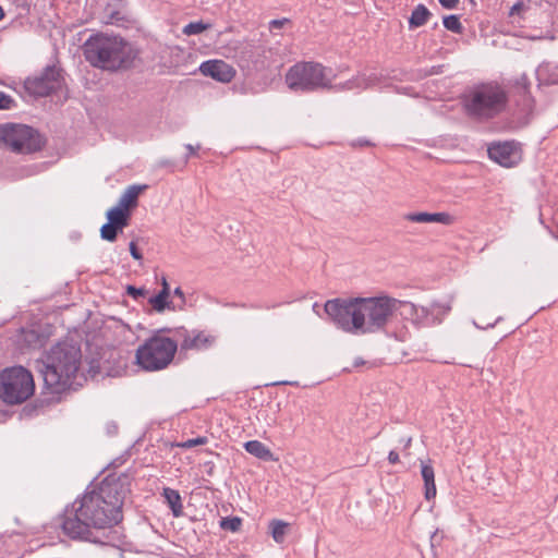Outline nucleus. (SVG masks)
Returning <instances> with one entry per match:
<instances>
[{"instance_id":"obj_39","label":"nucleus","mask_w":558,"mask_h":558,"mask_svg":"<svg viewBox=\"0 0 558 558\" xmlns=\"http://www.w3.org/2000/svg\"><path fill=\"white\" fill-rule=\"evenodd\" d=\"M186 149L190 151V155H194L196 149H199V145H197L196 147H194L193 145H186Z\"/></svg>"},{"instance_id":"obj_34","label":"nucleus","mask_w":558,"mask_h":558,"mask_svg":"<svg viewBox=\"0 0 558 558\" xmlns=\"http://www.w3.org/2000/svg\"><path fill=\"white\" fill-rule=\"evenodd\" d=\"M524 8V4L522 2H518L515 3L511 10H510V15H514L517 13H520Z\"/></svg>"},{"instance_id":"obj_1","label":"nucleus","mask_w":558,"mask_h":558,"mask_svg":"<svg viewBox=\"0 0 558 558\" xmlns=\"http://www.w3.org/2000/svg\"><path fill=\"white\" fill-rule=\"evenodd\" d=\"M126 495L120 478H106L75 500L66 511L63 532L72 537L92 541L90 527L106 529L121 520V507Z\"/></svg>"},{"instance_id":"obj_7","label":"nucleus","mask_w":558,"mask_h":558,"mask_svg":"<svg viewBox=\"0 0 558 558\" xmlns=\"http://www.w3.org/2000/svg\"><path fill=\"white\" fill-rule=\"evenodd\" d=\"M35 390L33 375L22 366L7 368L0 373V398L8 404L27 400Z\"/></svg>"},{"instance_id":"obj_36","label":"nucleus","mask_w":558,"mask_h":558,"mask_svg":"<svg viewBox=\"0 0 558 558\" xmlns=\"http://www.w3.org/2000/svg\"><path fill=\"white\" fill-rule=\"evenodd\" d=\"M107 433L109 435H114L117 433V425L113 422L107 423L106 425Z\"/></svg>"},{"instance_id":"obj_5","label":"nucleus","mask_w":558,"mask_h":558,"mask_svg":"<svg viewBox=\"0 0 558 558\" xmlns=\"http://www.w3.org/2000/svg\"><path fill=\"white\" fill-rule=\"evenodd\" d=\"M507 93L497 83L475 86L464 99L469 116L487 120L500 113L507 105Z\"/></svg>"},{"instance_id":"obj_21","label":"nucleus","mask_w":558,"mask_h":558,"mask_svg":"<svg viewBox=\"0 0 558 558\" xmlns=\"http://www.w3.org/2000/svg\"><path fill=\"white\" fill-rule=\"evenodd\" d=\"M429 16H430V12L428 11V9L423 4H418L413 10V12L409 19L410 27L416 28V27L423 26L427 22Z\"/></svg>"},{"instance_id":"obj_20","label":"nucleus","mask_w":558,"mask_h":558,"mask_svg":"<svg viewBox=\"0 0 558 558\" xmlns=\"http://www.w3.org/2000/svg\"><path fill=\"white\" fill-rule=\"evenodd\" d=\"M162 495L166 499V502L170 507L173 515L175 518L182 515L183 506H182L180 494L172 488H165Z\"/></svg>"},{"instance_id":"obj_37","label":"nucleus","mask_w":558,"mask_h":558,"mask_svg":"<svg viewBox=\"0 0 558 558\" xmlns=\"http://www.w3.org/2000/svg\"><path fill=\"white\" fill-rule=\"evenodd\" d=\"M128 292H129V294L133 295L134 299H137L140 296V289L135 288L133 286L128 287Z\"/></svg>"},{"instance_id":"obj_17","label":"nucleus","mask_w":558,"mask_h":558,"mask_svg":"<svg viewBox=\"0 0 558 558\" xmlns=\"http://www.w3.org/2000/svg\"><path fill=\"white\" fill-rule=\"evenodd\" d=\"M244 449L252 456L264 461H278L271 450L259 440H250L244 444Z\"/></svg>"},{"instance_id":"obj_30","label":"nucleus","mask_w":558,"mask_h":558,"mask_svg":"<svg viewBox=\"0 0 558 558\" xmlns=\"http://www.w3.org/2000/svg\"><path fill=\"white\" fill-rule=\"evenodd\" d=\"M350 145L352 147H369V146H373L374 144L368 140L360 138V140L352 141L350 143Z\"/></svg>"},{"instance_id":"obj_3","label":"nucleus","mask_w":558,"mask_h":558,"mask_svg":"<svg viewBox=\"0 0 558 558\" xmlns=\"http://www.w3.org/2000/svg\"><path fill=\"white\" fill-rule=\"evenodd\" d=\"M86 359L88 368L85 371L81 348L71 341H61L53 345L45 355L39 368L45 386L52 392L60 393L74 386H82L87 377H94L102 367V355Z\"/></svg>"},{"instance_id":"obj_18","label":"nucleus","mask_w":558,"mask_h":558,"mask_svg":"<svg viewBox=\"0 0 558 558\" xmlns=\"http://www.w3.org/2000/svg\"><path fill=\"white\" fill-rule=\"evenodd\" d=\"M421 473L424 481V496L427 500H430L435 498L437 493L434 469L429 464L422 463Z\"/></svg>"},{"instance_id":"obj_41","label":"nucleus","mask_w":558,"mask_h":558,"mask_svg":"<svg viewBox=\"0 0 558 558\" xmlns=\"http://www.w3.org/2000/svg\"><path fill=\"white\" fill-rule=\"evenodd\" d=\"M4 16V12H3V9L2 7L0 5V20Z\"/></svg>"},{"instance_id":"obj_32","label":"nucleus","mask_w":558,"mask_h":558,"mask_svg":"<svg viewBox=\"0 0 558 558\" xmlns=\"http://www.w3.org/2000/svg\"><path fill=\"white\" fill-rule=\"evenodd\" d=\"M130 251L135 259H140V250L137 248V245L134 241L130 243Z\"/></svg>"},{"instance_id":"obj_27","label":"nucleus","mask_w":558,"mask_h":558,"mask_svg":"<svg viewBox=\"0 0 558 558\" xmlns=\"http://www.w3.org/2000/svg\"><path fill=\"white\" fill-rule=\"evenodd\" d=\"M205 444H207L206 437H197V438H193V439H189L186 441L180 442L177 446L180 448H192V447L202 446Z\"/></svg>"},{"instance_id":"obj_23","label":"nucleus","mask_w":558,"mask_h":558,"mask_svg":"<svg viewBox=\"0 0 558 558\" xmlns=\"http://www.w3.org/2000/svg\"><path fill=\"white\" fill-rule=\"evenodd\" d=\"M288 526H289V524L281 520L270 521L269 530H270V534L276 543H278V544L283 543L286 535H287Z\"/></svg>"},{"instance_id":"obj_15","label":"nucleus","mask_w":558,"mask_h":558,"mask_svg":"<svg viewBox=\"0 0 558 558\" xmlns=\"http://www.w3.org/2000/svg\"><path fill=\"white\" fill-rule=\"evenodd\" d=\"M404 219L410 222L416 223H440L451 226L456 222V217L447 211L440 213H409L404 215Z\"/></svg>"},{"instance_id":"obj_26","label":"nucleus","mask_w":558,"mask_h":558,"mask_svg":"<svg viewBox=\"0 0 558 558\" xmlns=\"http://www.w3.org/2000/svg\"><path fill=\"white\" fill-rule=\"evenodd\" d=\"M242 521L238 517L223 518L220 522L221 529L230 532H236L240 530Z\"/></svg>"},{"instance_id":"obj_24","label":"nucleus","mask_w":558,"mask_h":558,"mask_svg":"<svg viewBox=\"0 0 558 558\" xmlns=\"http://www.w3.org/2000/svg\"><path fill=\"white\" fill-rule=\"evenodd\" d=\"M211 25L209 23H204L203 21L191 22L185 25L182 29L183 34L186 36L198 35L207 29H209Z\"/></svg>"},{"instance_id":"obj_8","label":"nucleus","mask_w":558,"mask_h":558,"mask_svg":"<svg viewBox=\"0 0 558 558\" xmlns=\"http://www.w3.org/2000/svg\"><path fill=\"white\" fill-rule=\"evenodd\" d=\"M44 146L40 134L25 124H0V148L14 154H32Z\"/></svg>"},{"instance_id":"obj_9","label":"nucleus","mask_w":558,"mask_h":558,"mask_svg":"<svg viewBox=\"0 0 558 558\" xmlns=\"http://www.w3.org/2000/svg\"><path fill=\"white\" fill-rule=\"evenodd\" d=\"M138 195L140 185H132L122 194L118 204L108 209L106 214L108 221L100 228L102 240L114 241L118 232L129 225L131 208L135 206Z\"/></svg>"},{"instance_id":"obj_13","label":"nucleus","mask_w":558,"mask_h":558,"mask_svg":"<svg viewBox=\"0 0 558 558\" xmlns=\"http://www.w3.org/2000/svg\"><path fill=\"white\" fill-rule=\"evenodd\" d=\"M160 283H161V290L158 293L151 294V295H149L148 292L142 288V298H146V300H147V306H146L145 311L148 314H151V313L161 314L166 310H168V311L175 310L173 302L170 299V286L165 276H161Z\"/></svg>"},{"instance_id":"obj_42","label":"nucleus","mask_w":558,"mask_h":558,"mask_svg":"<svg viewBox=\"0 0 558 558\" xmlns=\"http://www.w3.org/2000/svg\"><path fill=\"white\" fill-rule=\"evenodd\" d=\"M550 83H551V84H556V83H558V78H553V80L550 81Z\"/></svg>"},{"instance_id":"obj_6","label":"nucleus","mask_w":558,"mask_h":558,"mask_svg":"<svg viewBox=\"0 0 558 558\" xmlns=\"http://www.w3.org/2000/svg\"><path fill=\"white\" fill-rule=\"evenodd\" d=\"M330 70L317 62H298L284 75V82L292 92H313L330 88Z\"/></svg>"},{"instance_id":"obj_33","label":"nucleus","mask_w":558,"mask_h":558,"mask_svg":"<svg viewBox=\"0 0 558 558\" xmlns=\"http://www.w3.org/2000/svg\"><path fill=\"white\" fill-rule=\"evenodd\" d=\"M439 2L447 9H453L457 5L458 0H439Z\"/></svg>"},{"instance_id":"obj_22","label":"nucleus","mask_w":558,"mask_h":558,"mask_svg":"<svg viewBox=\"0 0 558 558\" xmlns=\"http://www.w3.org/2000/svg\"><path fill=\"white\" fill-rule=\"evenodd\" d=\"M374 82V78L367 76L365 74H360L352 80L347 81L345 83L339 85L337 88L339 90H351L354 88H366Z\"/></svg>"},{"instance_id":"obj_28","label":"nucleus","mask_w":558,"mask_h":558,"mask_svg":"<svg viewBox=\"0 0 558 558\" xmlns=\"http://www.w3.org/2000/svg\"><path fill=\"white\" fill-rule=\"evenodd\" d=\"M451 311L450 304H433L430 312L433 315H447Z\"/></svg>"},{"instance_id":"obj_19","label":"nucleus","mask_w":558,"mask_h":558,"mask_svg":"<svg viewBox=\"0 0 558 558\" xmlns=\"http://www.w3.org/2000/svg\"><path fill=\"white\" fill-rule=\"evenodd\" d=\"M46 341L47 337L35 329L24 330L22 333V343L31 349H40Z\"/></svg>"},{"instance_id":"obj_38","label":"nucleus","mask_w":558,"mask_h":558,"mask_svg":"<svg viewBox=\"0 0 558 558\" xmlns=\"http://www.w3.org/2000/svg\"><path fill=\"white\" fill-rule=\"evenodd\" d=\"M173 294L175 296H179L182 300V302L185 301L184 292L181 290V288H175L174 291H173Z\"/></svg>"},{"instance_id":"obj_40","label":"nucleus","mask_w":558,"mask_h":558,"mask_svg":"<svg viewBox=\"0 0 558 558\" xmlns=\"http://www.w3.org/2000/svg\"><path fill=\"white\" fill-rule=\"evenodd\" d=\"M134 360L136 364H140V348H137L134 352Z\"/></svg>"},{"instance_id":"obj_14","label":"nucleus","mask_w":558,"mask_h":558,"mask_svg":"<svg viewBox=\"0 0 558 558\" xmlns=\"http://www.w3.org/2000/svg\"><path fill=\"white\" fill-rule=\"evenodd\" d=\"M199 71L203 75L222 83H229L235 76L233 66L222 60L205 61L201 64Z\"/></svg>"},{"instance_id":"obj_11","label":"nucleus","mask_w":558,"mask_h":558,"mask_svg":"<svg viewBox=\"0 0 558 558\" xmlns=\"http://www.w3.org/2000/svg\"><path fill=\"white\" fill-rule=\"evenodd\" d=\"M63 85L64 78L61 70L56 66H47L39 75L27 78L25 82L26 89L39 97L61 90Z\"/></svg>"},{"instance_id":"obj_25","label":"nucleus","mask_w":558,"mask_h":558,"mask_svg":"<svg viewBox=\"0 0 558 558\" xmlns=\"http://www.w3.org/2000/svg\"><path fill=\"white\" fill-rule=\"evenodd\" d=\"M444 26L456 34H461L463 26L457 15H448L444 17Z\"/></svg>"},{"instance_id":"obj_12","label":"nucleus","mask_w":558,"mask_h":558,"mask_svg":"<svg viewBox=\"0 0 558 558\" xmlns=\"http://www.w3.org/2000/svg\"><path fill=\"white\" fill-rule=\"evenodd\" d=\"M488 156L502 167L517 166L522 159V151L515 142L494 143L488 147Z\"/></svg>"},{"instance_id":"obj_29","label":"nucleus","mask_w":558,"mask_h":558,"mask_svg":"<svg viewBox=\"0 0 558 558\" xmlns=\"http://www.w3.org/2000/svg\"><path fill=\"white\" fill-rule=\"evenodd\" d=\"M14 100L3 92H0V110L11 109Z\"/></svg>"},{"instance_id":"obj_35","label":"nucleus","mask_w":558,"mask_h":558,"mask_svg":"<svg viewBox=\"0 0 558 558\" xmlns=\"http://www.w3.org/2000/svg\"><path fill=\"white\" fill-rule=\"evenodd\" d=\"M388 460L390 463L396 464L399 462V454L396 451H390L388 454Z\"/></svg>"},{"instance_id":"obj_10","label":"nucleus","mask_w":558,"mask_h":558,"mask_svg":"<svg viewBox=\"0 0 558 558\" xmlns=\"http://www.w3.org/2000/svg\"><path fill=\"white\" fill-rule=\"evenodd\" d=\"M178 344L174 340L156 332L142 345V368L148 371L162 369L174 357Z\"/></svg>"},{"instance_id":"obj_2","label":"nucleus","mask_w":558,"mask_h":558,"mask_svg":"<svg viewBox=\"0 0 558 558\" xmlns=\"http://www.w3.org/2000/svg\"><path fill=\"white\" fill-rule=\"evenodd\" d=\"M399 301L387 296L329 300L326 314L348 332L372 333L386 327L398 310Z\"/></svg>"},{"instance_id":"obj_31","label":"nucleus","mask_w":558,"mask_h":558,"mask_svg":"<svg viewBox=\"0 0 558 558\" xmlns=\"http://www.w3.org/2000/svg\"><path fill=\"white\" fill-rule=\"evenodd\" d=\"M287 23H289L288 19L272 20L269 23V28L270 29H278V28H281Z\"/></svg>"},{"instance_id":"obj_16","label":"nucleus","mask_w":558,"mask_h":558,"mask_svg":"<svg viewBox=\"0 0 558 558\" xmlns=\"http://www.w3.org/2000/svg\"><path fill=\"white\" fill-rule=\"evenodd\" d=\"M215 340L214 336L204 331L192 332L184 338L181 348L183 350H203L211 347Z\"/></svg>"},{"instance_id":"obj_4","label":"nucleus","mask_w":558,"mask_h":558,"mask_svg":"<svg viewBox=\"0 0 558 558\" xmlns=\"http://www.w3.org/2000/svg\"><path fill=\"white\" fill-rule=\"evenodd\" d=\"M85 59L95 68L107 71L126 69L135 59L132 45L122 37L99 33L84 44Z\"/></svg>"}]
</instances>
